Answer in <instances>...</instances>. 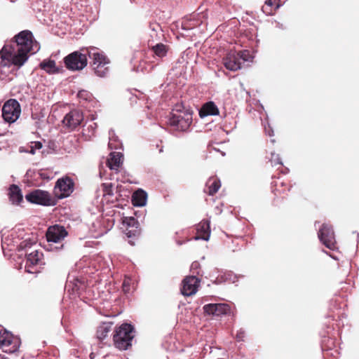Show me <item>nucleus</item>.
Returning <instances> with one entry per match:
<instances>
[{
  "label": "nucleus",
  "mask_w": 359,
  "mask_h": 359,
  "mask_svg": "<svg viewBox=\"0 0 359 359\" xmlns=\"http://www.w3.org/2000/svg\"><path fill=\"white\" fill-rule=\"evenodd\" d=\"M219 113V109L216 104L212 102L205 103L199 111V115L201 118L207 116H215Z\"/></svg>",
  "instance_id": "obj_20"
},
{
  "label": "nucleus",
  "mask_w": 359,
  "mask_h": 359,
  "mask_svg": "<svg viewBox=\"0 0 359 359\" xmlns=\"http://www.w3.org/2000/svg\"><path fill=\"white\" fill-rule=\"evenodd\" d=\"M21 113L19 102L14 99H11L5 102L2 108V117L6 122L14 123Z\"/></svg>",
  "instance_id": "obj_7"
},
{
  "label": "nucleus",
  "mask_w": 359,
  "mask_h": 359,
  "mask_svg": "<svg viewBox=\"0 0 359 359\" xmlns=\"http://www.w3.org/2000/svg\"><path fill=\"white\" fill-rule=\"evenodd\" d=\"M35 149H34V147L31 146V149H30V153L34 154L35 153Z\"/></svg>",
  "instance_id": "obj_40"
},
{
  "label": "nucleus",
  "mask_w": 359,
  "mask_h": 359,
  "mask_svg": "<svg viewBox=\"0 0 359 359\" xmlns=\"http://www.w3.org/2000/svg\"><path fill=\"white\" fill-rule=\"evenodd\" d=\"M32 144H33L32 146L34 147V149H40L43 147V144L41 142H34Z\"/></svg>",
  "instance_id": "obj_38"
},
{
  "label": "nucleus",
  "mask_w": 359,
  "mask_h": 359,
  "mask_svg": "<svg viewBox=\"0 0 359 359\" xmlns=\"http://www.w3.org/2000/svg\"><path fill=\"white\" fill-rule=\"evenodd\" d=\"M112 323H102L97 330L96 334L99 340L102 341L104 339L111 330Z\"/></svg>",
  "instance_id": "obj_27"
},
{
  "label": "nucleus",
  "mask_w": 359,
  "mask_h": 359,
  "mask_svg": "<svg viewBox=\"0 0 359 359\" xmlns=\"http://www.w3.org/2000/svg\"><path fill=\"white\" fill-rule=\"evenodd\" d=\"M8 196L11 203L15 205H19L23 199L21 189L15 184L10 186L8 189Z\"/></svg>",
  "instance_id": "obj_21"
},
{
  "label": "nucleus",
  "mask_w": 359,
  "mask_h": 359,
  "mask_svg": "<svg viewBox=\"0 0 359 359\" xmlns=\"http://www.w3.org/2000/svg\"><path fill=\"white\" fill-rule=\"evenodd\" d=\"M88 53L86 48L81 49V51H74L64 58L65 67L72 71H80L87 66Z\"/></svg>",
  "instance_id": "obj_5"
},
{
  "label": "nucleus",
  "mask_w": 359,
  "mask_h": 359,
  "mask_svg": "<svg viewBox=\"0 0 359 359\" xmlns=\"http://www.w3.org/2000/svg\"><path fill=\"white\" fill-rule=\"evenodd\" d=\"M102 186L104 195H113L112 184L111 183H104Z\"/></svg>",
  "instance_id": "obj_33"
},
{
  "label": "nucleus",
  "mask_w": 359,
  "mask_h": 359,
  "mask_svg": "<svg viewBox=\"0 0 359 359\" xmlns=\"http://www.w3.org/2000/svg\"><path fill=\"white\" fill-rule=\"evenodd\" d=\"M271 164H273V159H271Z\"/></svg>",
  "instance_id": "obj_42"
},
{
  "label": "nucleus",
  "mask_w": 359,
  "mask_h": 359,
  "mask_svg": "<svg viewBox=\"0 0 359 359\" xmlns=\"http://www.w3.org/2000/svg\"><path fill=\"white\" fill-rule=\"evenodd\" d=\"M147 201V193L139 189L135 191L132 196V203L135 206H143L146 204Z\"/></svg>",
  "instance_id": "obj_23"
},
{
  "label": "nucleus",
  "mask_w": 359,
  "mask_h": 359,
  "mask_svg": "<svg viewBox=\"0 0 359 359\" xmlns=\"http://www.w3.org/2000/svg\"><path fill=\"white\" fill-rule=\"evenodd\" d=\"M26 200L34 204L50 206L55 205V200L49 192L41 189H35L25 195Z\"/></svg>",
  "instance_id": "obj_6"
},
{
  "label": "nucleus",
  "mask_w": 359,
  "mask_h": 359,
  "mask_svg": "<svg viewBox=\"0 0 359 359\" xmlns=\"http://www.w3.org/2000/svg\"><path fill=\"white\" fill-rule=\"evenodd\" d=\"M245 337V332L243 330H240L237 332L236 334V339L238 341H242L244 340V338Z\"/></svg>",
  "instance_id": "obj_35"
},
{
  "label": "nucleus",
  "mask_w": 359,
  "mask_h": 359,
  "mask_svg": "<svg viewBox=\"0 0 359 359\" xmlns=\"http://www.w3.org/2000/svg\"><path fill=\"white\" fill-rule=\"evenodd\" d=\"M154 55L159 58H163L167 55L170 47L162 43H158L154 46H149Z\"/></svg>",
  "instance_id": "obj_24"
},
{
  "label": "nucleus",
  "mask_w": 359,
  "mask_h": 359,
  "mask_svg": "<svg viewBox=\"0 0 359 359\" xmlns=\"http://www.w3.org/2000/svg\"><path fill=\"white\" fill-rule=\"evenodd\" d=\"M197 236L196 239L201 238L208 241L210 235V222L208 220H202L196 226Z\"/></svg>",
  "instance_id": "obj_18"
},
{
  "label": "nucleus",
  "mask_w": 359,
  "mask_h": 359,
  "mask_svg": "<svg viewBox=\"0 0 359 359\" xmlns=\"http://www.w3.org/2000/svg\"><path fill=\"white\" fill-rule=\"evenodd\" d=\"M224 67L231 71H237L241 67V62L237 59L235 52H229L226 57L223 58Z\"/></svg>",
  "instance_id": "obj_15"
},
{
  "label": "nucleus",
  "mask_w": 359,
  "mask_h": 359,
  "mask_svg": "<svg viewBox=\"0 0 359 359\" xmlns=\"http://www.w3.org/2000/svg\"><path fill=\"white\" fill-rule=\"evenodd\" d=\"M279 0H266L262 6V11L267 15H273L279 8Z\"/></svg>",
  "instance_id": "obj_26"
},
{
  "label": "nucleus",
  "mask_w": 359,
  "mask_h": 359,
  "mask_svg": "<svg viewBox=\"0 0 359 359\" xmlns=\"http://www.w3.org/2000/svg\"><path fill=\"white\" fill-rule=\"evenodd\" d=\"M126 235L130 240H128V243L131 245H134L135 244V241L138 238L140 235V229L139 227V224L137 225L132 226L130 228H126Z\"/></svg>",
  "instance_id": "obj_22"
},
{
  "label": "nucleus",
  "mask_w": 359,
  "mask_h": 359,
  "mask_svg": "<svg viewBox=\"0 0 359 359\" xmlns=\"http://www.w3.org/2000/svg\"><path fill=\"white\" fill-rule=\"evenodd\" d=\"M139 222L133 217H123V224L126 226V228H130L132 226L138 224Z\"/></svg>",
  "instance_id": "obj_30"
},
{
  "label": "nucleus",
  "mask_w": 359,
  "mask_h": 359,
  "mask_svg": "<svg viewBox=\"0 0 359 359\" xmlns=\"http://www.w3.org/2000/svg\"><path fill=\"white\" fill-rule=\"evenodd\" d=\"M42 257L43 254L39 252L38 250H34L27 254V261L25 266V268L27 269L26 270L29 273H33L30 268L39 264L41 261Z\"/></svg>",
  "instance_id": "obj_17"
},
{
  "label": "nucleus",
  "mask_w": 359,
  "mask_h": 359,
  "mask_svg": "<svg viewBox=\"0 0 359 359\" xmlns=\"http://www.w3.org/2000/svg\"><path fill=\"white\" fill-rule=\"evenodd\" d=\"M275 186L278 187L273 191L274 195L278 196L283 194V198H285V196L287 195V193L290 191L292 188V185L290 183L284 181L280 182L279 184L276 182Z\"/></svg>",
  "instance_id": "obj_25"
},
{
  "label": "nucleus",
  "mask_w": 359,
  "mask_h": 359,
  "mask_svg": "<svg viewBox=\"0 0 359 359\" xmlns=\"http://www.w3.org/2000/svg\"><path fill=\"white\" fill-rule=\"evenodd\" d=\"M34 46L39 48L32 32L23 30L16 34L8 43L4 46L0 51V57L20 67L28 60L29 54L35 53Z\"/></svg>",
  "instance_id": "obj_1"
},
{
  "label": "nucleus",
  "mask_w": 359,
  "mask_h": 359,
  "mask_svg": "<svg viewBox=\"0 0 359 359\" xmlns=\"http://www.w3.org/2000/svg\"><path fill=\"white\" fill-rule=\"evenodd\" d=\"M32 245V243L30 241L25 240L20 243V244L18 246L19 250H25L28 248H30Z\"/></svg>",
  "instance_id": "obj_34"
},
{
  "label": "nucleus",
  "mask_w": 359,
  "mask_h": 359,
  "mask_svg": "<svg viewBox=\"0 0 359 359\" xmlns=\"http://www.w3.org/2000/svg\"><path fill=\"white\" fill-rule=\"evenodd\" d=\"M131 279L129 278H125L122 284V288L124 293H128L131 289Z\"/></svg>",
  "instance_id": "obj_32"
},
{
  "label": "nucleus",
  "mask_w": 359,
  "mask_h": 359,
  "mask_svg": "<svg viewBox=\"0 0 359 359\" xmlns=\"http://www.w3.org/2000/svg\"><path fill=\"white\" fill-rule=\"evenodd\" d=\"M18 348V340L3 328H0V348L6 353H13Z\"/></svg>",
  "instance_id": "obj_8"
},
{
  "label": "nucleus",
  "mask_w": 359,
  "mask_h": 359,
  "mask_svg": "<svg viewBox=\"0 0 359 359\" xmlns=\"http://www.w3.org/2000/svg\"><path fill=\"white\" fill-rule=\"evenodd\" d=\"M264 130H265V133L266 135H268L270 137H272L273 136L274 133H273V130L272 129V128L271 127V126L269 124H268V126H264Z\"/></svg>",
  "instance_id": "obj_36"
},
{
  "label": "nucleus",
  "mask_w": 359,
  "mask_h": 359,
  "mask_svg": "<svg viewBox=\"0 0 359 359\" xmlns=\"http://www.w3.org/2000/svg\"><path fill=\"white\" fill-rule=\"evenodd\" d=\"M74 185L73 180L69 177L59 179L55 187L56 195L59 198L69 196L73 192Z\"/></svg>",
  "instance_id": "obj_11"
},
{
  "label": "nucleus",
  "mask_w": 359,
  "mask_h": 359,
  "mask_svg": "<svg viewBox=\"0 0 359 359\" xmlns=\"http://www.w3.org/2000/svg\"><path fill=\"white\" fill-rule=\"evenodd\" d=\"M192 123V114L188 110L172 109L170 114L169 124L176 130L185 131Z\"/></svg>",
  "instance_id": "obj_4"
},
{
  "label": "nucleus",
  "mask_w": 359,
  "mask_h": 359,
  "mask_svg": "<svg viewBox=\"0 0 359 359\" xmlns=\"http://www.w3.org/2000/svg\"><path fill=\"white\" fill-rule=\"evenodd\" d=\"M221 182L217 177H210L205 184L204 192L209 196H214L220 189Z\"/></svg>",
  "instance_id": "obj_19"
},
{
  "label": "nucleus",
  "mask_w": 359,
  "mask_h": 359,
  "mask_svg": "<svg viewBox=\"0 0 359 359\" xmlns=\"http://www.w3.org/2000/svg\"><path fill=\"white\" fill-rule=\"evenodd\" d=\"M135 337V329L130 324L123 323L117 327L113 335L114 346L121 350H127L132 346Z\"/></svg>",
  "instance_id": "obj_3"
},
{
  "label": "nucleus",
  "mask_w": 359,
  "mask_h": 359,
  "mask_svg": "<svg viewBox=\"0 0 359 359\" xmlns=\"http://www.w3.org/2000/svg\"><path fill=\"white\" fill-rule=\"evenodd\" d=\"M88 95V93L86 90H81L79 91L78 93V97L81 98H84L85 100H87V96Z\"/></svg>",
  "instance_id": "obj_37"
},
{
  "label": "nucleus",
  "mask_w": 359,
  "mask_h": 359,
  "mask_svg": "<svg viewBox=\"0 0 359 359\" xmlns=\"http://www.w3.org/2000/svg\"><path fill=\"white\" fill-rule=\"evenodd\" d=\"M235 55L236 56L237 59L240 60V62H241V60L246 62L250 57V53L248 50H244L239 52H235Z\"/></svg>",
  "instance_id": "obj_31"
},
{
  "label": "nucleus",
  "mask_w": 359,
  "mask_h": 359,
  "mask_svg": "<svg viewBox=\"0 0 359 359\" xmlns=\"http://www.w3.org/2000/svg\"><path fill=\"white\" fill-rule=\"evenodd\" d=\"M190 271L193 275H195L196 277L203 276V273L201 271V264L197 261L192 262Z\"/></svg>",
  "instance_id": "obj_29"
},
{
  "label": "nucleus",
  "mask_w": 359,
  "mask_h": 359,
  "mask_svg": "<svg viewBox=\"0 0 359 359\" xmlns=\"http://www.w3.org/2000/svg\"><path fill=\"white\" fill-rule=\"evenodd\" d=\"M40 67L49 74L58 72V70L55 66V62L54 60H43L42 62H41Z\"/></svg>",
  "instance_id": "obj_28"
},
{
  "label": "nucleus",
  "mask_w": 359,
  "mask_h": 359,
  "mask_svg": "<svg viewBox=\"0 0 359 359\" xmlns=\"http://www.w3.org/2000/svg\"><path fill=\"white\" fill-rule=\"evenodd\" d=\"M83 120V113L79 109H73L65 116L62 120V124L63 126L70 132L74 130L78 126H79Z\"/></svg>",
  "instance_id": "obj_9"
},
{
  "label": "nucleus",
  "mask_w": 359,
  "mask_h": 359,
  "mask_svg": "<svg viewBox=\"0 0 359 359\" xmlns=\"http://www.w3.org/2000/svg\"><path fill=\"white\" fill-rule=\"evenodd\" d=\"M201 280L195 275L186 276L182 280L181 292L184 296L194 294L199 287Z\"/></svg>",
  "instance_id": "obj_12"
},
{
  "label": "nucleus",
  "mask_w": 359,
  "mask_h": 359,
  "mask_svg": "<svg viewBox=\"0 0 359 359\" xmlns=\"http://www.w3.org/2000/svg\"><path fill=\"white\" fill-rule=\"evenodd\" d=\"M89 58L92 60L90 66L95 75L105 77L109 72V59L95 47L86 48Z\"/></svg>",
  "instance_id": "obj_2"
},
{
  "label": "nucleus",
  "mask_w": 359,
  "mask_h": 359,
  "mask_svg": "<svg viewBox=\"0 0 359 359\" xmlns=\"http://www.w3.org/2000/svg\"><path fill=\"white\" fill-rule=\"evenodd\" d=\"M62 247V245H60V247H56L57 249H60Z\"/></svg>",
  "instance_id": "obj_41"
},
{
  "label": "nucleus",
  "mask_w": 359,
  "mask_h": 359,
  "mask_svg": "<svg viewBox=\"0 0 359 359\" xmlns=\"http://www.w3.org/2000/svg\"><path fill=\"white\" fill-rule=\"evenodd\" d=\"M123 160V155L121 152L113 151L109 154L107 164L113 170L117 171L121 166Z\"/></svg>",
  "instance_id": "obj_16"
},
{
  "label": "nucleus",
  "mask_w": 359,
  "mask_h": 359,
  "mask_svg": "<svg viewBox=\"0 0 359 359\" xmlns=\"http://www.w3.org/2000/svg\"><path fill=\"white\" fill-rule=\"evenodd\" d=\"M276 159H274V163H275V164H277V163H278V164H280V165H282V162L279 161V158H278V156H276Z\"/></svg>",
  "instance_id": "obj_39"
},
{
  "label": "nucleus",
  "mask_w": 359,
  "mask_h": 359,
  "mask_svg": "<svg viewBox=\"0 0 359 359\" xmlns=\"http://www.w3.org/2000/svg\"><path fill=\"white\" fill-rule=\"evenodd\" d=\"M318 237L325 247L330 250L336 248L334 231L330 225L323 224L319 230Z\"/></svg>",
  "instance_id": "obj_10"
},
{
  "label": "nucleus",
  "mask_w": 359,
  "mask_h": 359,
  "mask_svg": "<svg viewBox=\"0 0 359 359\" xmlns=\"http://www.w3.org/2000/svg\"><path fill=\"white\" fill-rule=\"evenodd\" d=\"M203 309L204 313L207 315H212L217 317L228 315L231 312L230 306L224 303L205 304Z\"/></svg>",
  "instance_id": "obj_13"
},
{
  "label": "nucleus",
  "mask_w": 359,
  "mask_h": 359,
  "mask_svg": "<svg viewBox=\"0 0 359 359\" xmlns=\"http://www.w3.org/2000/svg\"><path fill=\"white\" fill-rule=\"evenodd\" d=\"M46 236L48 242L58 243L67 236V232L63 226L55 225L48 229Z\"/></svg>",
  "instance_id": "obj_14"
}]
</instances>
